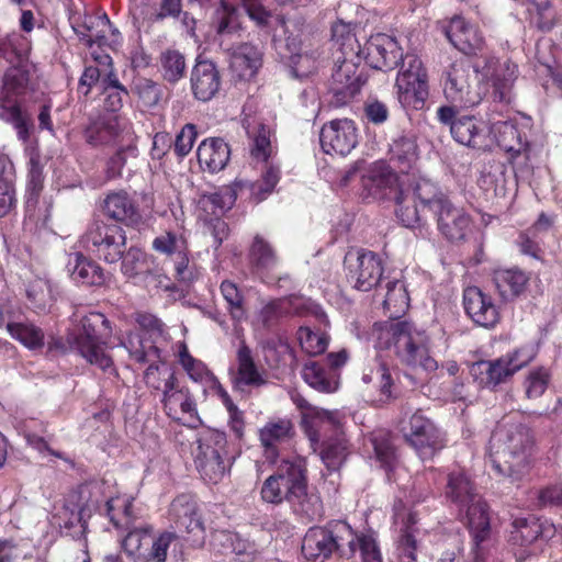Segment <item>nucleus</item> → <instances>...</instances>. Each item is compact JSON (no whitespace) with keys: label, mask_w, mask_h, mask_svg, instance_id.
<instances>
[{"label":"nucleus","mask_w":562,"mask_h":562,"mask_svg":"<svg viewBox=\"0 0 562 562\" xmlns=\"http://www.w3.org/2000/svg\"><path fill=\"white\" fill-rule=\"evenodd\" d=\"M217 33L221 35L233 34L239 30L237 9L222 1L216 11Z\"/></svg>","instance_id":"61"},{"label":"nucleus","mask_w":562,"mask_h":562,"mask_svg":"<svg viewBox=\"0 0 562 562\" xmlns=\"http://www.w3.org/2000/svg\"><path fill=\"white\" fill-rule=\"evenodd\" d=\"M134 140H130L128 143H123V145H117V151L109 159L106 165V176L109 179H115L121 177L122 169L126 164L128 157H136L137 148L134 144Z\"/></svg>","instance_id":"59"},{"label":"nucleus","mask_w":562,"mask_h":562,"mask_svg":"<svg viewBox=\"0 0 562 562\" xmlns=\"http://www.w3.org/2000/svg\"><path fill=\"white\" fill-rule=\"evenodd\" d=\"M494 284L504 301H513L527 289L529 276L518 269H497L493 273Z\"/></svg>","instance_id":"35"},{"label":"nucleus","mask_w":562,"mask_h":562,"mask_svg":"<svg viewBox=\"0 0 562 562\" xmlns=\"http://www.w3.org/2000/svg\"><path fill=\"white\" fill-rule=\"evenodd\" d=\"M395 81L397 97L405 106L419 109L428 97V76L422 59L414 54L403 55Z\"/></svg>","instance_id":"12"},{"label":"nucleus","mask_w":562,"mask_h":562,"mask_svg":"<svg viewBox=\"0 0 562 562\" xmlns=\"http://www.w3.org/2000/svg\"><path fill=\"white\" fill-rule=\"evenodd\" d=\"M177 539V535L171 531L161 532L151 542V548L146 554V562H166L167 552L170 544Z\"/></svg>","instance_id":"64"},{"label":"nucleus","mask_w":562,"mask_h":562,"mask_svg":"<svg viewBox=\"0 0 562 562\" xmlns=\"http://www.w3.org/2000/svg\"><path fill=\"white\" fill-rule=\"evenodd\" d=\"M446 35L449 42L464 55H483L485 50V40L479 27L461 16L451 19L446 29Z\"/></svg>","instance_id":"23"},{"label":"nucleus","mask_w":562,"mask_h":562,"mask_svg":"<svg viewBox=\"0 0 562 562\" xmlns=\"http://www.w3.org/2000/svg\"><path fill=\"white\" fill-rule=\"evenodd\" d=\"M169 519L179 529H184L193 537V542L200 544L204 537V527L198 515L195 499L189 494L177 496L169 507Z\"/></svg>","instance_id":"22"},{"label":"nucleus","mask_w":562,"mask_h":562,"mask_svg":"<svg viewBox=\"0 0 562 562\" xmlns=\"http://www.w3.org/2000/svg\"><path fill=\"white\" fill-rule=\"evenodd\" d=\"M30 50L29 38L20 33L12 32L0 36V58L13 66L27 63Z\"/></svg>","instance_id":"39"},{"label":"nucleus","mask_w":562,"mask_h":562,"mask_svg":"<svg viewBox=\"0 0 562 562\" xmlns=\"http://www.w3.org/2000/svg\"><path fill=\"white\" fill-rule=\"evenodd\" d=\"M284 31L285 47L291 54L292 68L296 76L305 77L317 69L318 40L312 35L302 19L280 21Z\"/></svg>","instance_id":"8"},{"label":"nucleus","mask_w":562,"mask_h":562,"mask_svg":"<svg viewBox=\"0 0 562 562\" xmlns=\"http://www.w3.org/2000/svg\"><path fill=\"white\" fill-rule=\"evenodd\" d=\"M196 155L200 166L215 173L226 167L231 149L222 138H209L199 145Z\"/></svg>","instance_id":"34"},{"label":"nucleus","mask_w":562,"mask_h":562,"mask_svg":"<svg viewBox=\"0 0 562 562\" xmlns=\"http://www.w3.org/2000/svg\"><path fill=\"white\" fill-rule=\"evenodd\" d=\"M220 289L223 299L227 303V310L229 312L232 319L235 322H241L243 319H245V300L237 285L229 280H224L221 283Z\"/></svg>","instance_id":"55"},{"label":"nucleus","mask_w":562,"mask_h":562,"mask_svg":"<svg viewBox=\"0 0 562 562\" xmlns=\"http://www.w3.org/2000/svg\"><path fill=\"white\" fill-rule=\"evenodd\" d=\"M394 200L396 202V215L406 227H414L419 223L422 212L427 210L424 209V205L415 195V190L412 194L402 191L396 195V198H394Z\"/></svg>","instance_id":"47"},{"label":"nucleus","mask_w":562,"mask_h":562,"mask_svg":"<svg viewBox=\"0 0 562 562\" xmlns=\"http://www.w3.org/2000/svg\"><path fill=\"white\" fill-rule=\"evenodd\" d=\"M366 384L374 383L379 387L378 402L386 403L393 398V378L386 363L381 357L375 358L374 366L362 375Z\"/></svg>","instance_id":"42"},{"label":"nucleus","mask_w":562,"mask_h":562,"mask_svg":"<svg viewBox=\"0 0 562 562\" xmlns=\"http://www.w3.org/2000/svg\"><path fill=\"white\" fill-rule=\"evenodd\" d=\"M550 381L549 371L538 368L529 372L525 380V393L528 398L540 397L548 387Z\"/></svg>","instance_id":"62"},{"label":"nucleus","mask_w":562,"mask_h":562,"mask_svg":"<svg viewBox=\"0 0 562 562\" xmlns=\"http://www.w3.org/2000/svg\"><path fill=\"white\" fill-rule=\"evenodd\" d=\"M333 41L342 55L337 58L336 67L331 75L329 92L330 104L340 108L348 104L360 92L366 78L360 65V44L350 27L345 23L333 26Z\"/></svg>","instance_id":"3"},{"label":"nucleus","mask_w":562,"mask_h":562,"mask_svg":"<svg viewBox=\"0 0 562 562\" xmlns=\"http://www.w3.org/2000/svg\"><path fill=\"white\" fill-rule=\"evenodd\" d=\"M417 158V144L413 136L401 135L390 146V160L403 173L413 168Z\"/></svg>","instance_id":"38"},{"label":"nucleus","mask_w":562,"mask_h":562,"mask_svg":"<svg viewBox=\"0 0 562 562\" xmlns=\"http://www.w3.org/2000/svg\"><path fill=\"white\" fill-rule=\"evenodd\" d=\"M161 403L167 416L173 420L186 419L191 426L201 423L193 395L188 387L180 384L178 379L175 382L167 381Z\"/></svg>","instance_id":"17"},{"label":"nucleus","mask_w":562,"mask_h":562,"mask_svg":"<svg viewBox=\"0 0 562 562\" xmlns=\"http://www.w3.org/2000/svg\"><path fill=\"white\" fill-rule=\"evenodd\" d=\"M539 518H517L513 521L510 541L517 546H529L538 540Z\"/></svg>","instance_id":"52"},{"label":"nucleus","mask_w":562,"mask_h":562,"mask_svg":"<svg viewBox=\"0 0 562 562\" xmlns=\"http://www.w3.org/2000/svg\"><path fill=\"white\" fill-rule=\"evenodd\" d=\"M102 209L108 217L128 226H134L140 221L135 202L125 191L109 193L103 201Z\"/></svg>","instance_id":"29"},{"label":"nucleus","mask_w":562,"mask_h":562,"mask_svg":"<svg viewBox=\"0 0 562 562\" xmlns=\"http://www.w3.org/2000/svg\"><path fill=\"white\" fill-rule=\"evenodd\" d=\"M450 133L458 143L464 146L472 148H482L484 146L482 128L471 116L458 117L452 123Z\"/></svg>","instance_id":"43"},{"label":"nucleus","mask_w":562,"mask_h":562,"mask_svg":"<svg viewBox=\"0 0 562 562\" xmlns=\"http://www.w3.org/2000/svg\"><path fill=\"white\" fill-rule=\"evenodd\" d=\"M131 357L137 362L149 363L145 371L147 386L160 391L164 394V386L168 382L177 380L173 371L168 368L160 369L157 362L160 360V349L154 342L138 334H131L125 342Z\"/></svg>","instance_id":"14"},{"label":"nucleus","mask_w":562,"mask_h":562,"mask_svg":"<svg viewBox=\"0 0 562 562\" xmlns=\"http://www.w3.org/2000/svg\"><path fill=\"white\" fill-rule=\"evenodd\" d=\"M83 247L109 263L117 262L126 248L125 231L115 224L93 221L81 238Z\"/></svg>","instance_id":"13"},{"label":"nucleus","mask_w":562,"mask_h":562,"mask_svg":"<svg viewBox=\"0 0 562 562\" xmlns=\"http://www.w3.org/2000/svg\"><path fill=\"white\" fill-rule=\"evenodd\" d=\"M355 543L356 536L351 527L336 520L326 527L310 528L303 538L302 553L314 562H324L334 552L349 559L355 555Z\"/></svg>","instance_id":"7"},{"label":"nucleus","mask_w":562,"mask_h":562,"mask_svg":"<svg viewBox=\"0 0 562 562\" xmlns=\"http://www.w3.org/2000/svg\"><path fill=\"white\" fill-rule=\"evenodd\" d=\"M121 271L127 278H135L149 273L148 258L137 247H131L122 256Z\"/></svg>","instance_id":"56"},{"label":"nucleus","mask_w":562,"mask_h":562,"mask_svg":"<svg viewBox=\"0 0 562 562\" xmlns=\"http://www.w3.org/2000/svg\"><path fill=\"white\" fill-rule=\"evenodd\" d=\"M234 383L239 390L260 387L267 383L265 371L258 369L251 356V350L245 341L240 342L237 350V373Z\"/></svg>","instance_id":"30"},{"label":"nucleus","mask_w":562,"mask_h":562,"mask_svg":"<svg viewBox=\"0 0 562 562\" xmlns=\"http://www.w3.org/2000/svg\"><path fill=\"white\" fill-rule=\"evenodd\" d=\"M463 305L468 316L479 326L494 327L499 321V312L492 296L477 286L464 290Z\"/></svg>","instance_id":"25"},{"label":"nucleus","mask_w":562,"mask_h":562,"mask_svg":"<svg viewBox=\"0 0 562 562\" xmlns=\"http://www.w3.org/2000/svg\"><path fill=\"white\" fill-rule=\"evenodd\" d=\"M112 333L110 322L99 312H90L81 317L79 325L68 334L70 349L77 351L90 364L109 374H115L112 357L102 346L106 345Z\"/></svg>","instance_id":"5"},{"label":"nucleus","mask_w":562,"mask_h":562,"mask_svg":"<svg viewBox=\"0 0 562 562\" xmlns=\"http://www.w3.org/2000/svg\"><path fill=\"white\" fill-rule=\"evenodd\" d=\"M402 431L422 460L431 459L445 447L442 432L420 411L404 423Z\"/></svg>","instance_id":"15"},{"label":"nucleus","mask_w":562,"mask_h":562,"mask_svg":"<svg viewBox=\"0 0 562 562\" xmlns=\"http://www.w3.org/2000/svg\"><path fill=\"white\" fill-rule=\"evenodd\" d=\"M319 142L325 154L348 155L358 144L355 122L348 119L330 121L322 127Z\"/></svg>","instance_id":"19"},{"label":"nucleus","mask_w":562,"mask_h":562,"mask_svg":"<svg viewBox=\"0 0 562 562\" xmlns=\"http://www.w3.org/2000/svg\"><path fill=\"white\" fill-rule=\"evenodd\" d=\"M106 512L113 525L124 530L136 527L135 522L140 517V512L135 507L134 499L127 496L106 501Z\"/></svg>","instance_id":"37"},{"label":"nucleus","mask_w":562,"mask_h":562,"mask_svg":"<svg viewBox=\"0 0 562 562\" xmlns=\"http://www.w3.org/2000/svg\"><path fill=\"white\" fill-rule=\"evenodd\" d=\"M191 90L203 102L211 100L221 88V75L211 60H198L191 71Z\"/></svg>","instance_id":"27"},{"label":"nucleus","mask_w":562,"mask_h":562,"mask_svg":"<svg viewBox=\"0 0 562 562\" xmlns=\"http://www.w3.org/2000/svg\"><path fill=\"white\" fill-rule=\"evenodd\" d=\"M7 330L12 338L20 341L29 349L41 348L44 345V333L31 323L9 322Z\"/></svg>","instance_id":"50"},{"label":"nucleus","mask_w":562,"mask_h":562,"mask_svg":"<svg viewBox=\"0 0 562 562\" xmlns=\"http://www.w3.org/2000/svg\"><path fill=\"white\" fill-rule=\"evenodd\" d=\"M348 277L355 280V288L370 291L376 286L383 273L381 259L372 251L348 252L345 257Z\"/></svg>","instance_id":"18"},{"label":"nucleus","mask_w":562,"mask_h":562,"mask_svg":"<svg viewBox=\"0 0 562 562\" xmlns=\"http://www.w3.org/2000/svg\"><path fill=\"white\" fill-rule=\"evenodd\" d=\"M497 145L505 151L518 155L525 148L521 134L517 126L507 121L493 123L491 127Z\"/></svg>","instance_id":"44"},{"label":"nucleus","mask_w":562,"mask_h":562,"mask_svg":"<svg viewBox=\"0 0 562 562\" xmlns=\"http://www.w3.org/2000/svg\"><path fill=\"white\" fill-rule=\"evenodd\" d=\"M260 494L262 501L269 504L288 502L296 515L308 521L323 515L319 495L308 488L306 462L302 458L282 460L277 472L262 483Z\"/></svg>","instance_id":"1"},{"label":"nucleus","mask_w":562,"mask_h":562,"mask_svg":"<svg viewBox=\"0 0 562 562\" xmlns=\"http://www.w3.org/2000/svg\"><path fill=\"white\" fill-rule=\"evenodd\" d=\"M304 381L322 393H333L338 389V378L335 371L325 369L319 362L311 361L302 370Z\"/></svg>","instance_id":"40"},{"label":"nucleus","mask_w":562,"mask_h":562,"mask_svg":"<svg viewBox=\"0 0 562 562\" xmlns=\"http://www.w3.org/2000/svg\"><path fill=\"white\" fill-rule=\"evenodd\" d=\"M162 77L170 83L179 81L186 75V58L176 49H167L160 56Z\"/></svg>","instance_id":"53"},{"label":"nucleus","mask_w":562,"mask_h":562,"mask_svg":"<svg viewBox=\"0 0 562 562\" xmlns=\"http://www.w3.org/2000/svg\"><path fill=\"white\" fill-rule=\"evenodd\" d=\"M445 495L461 513L481 498L475 485L463 471H453L448 475Z\"/></svg>","instance_id":"32"},{"label":"nucleus","mask_w":562,"mask_h":562,"mask_svg":"<svg viewBox=\"0 0 562 562\" xmlns=\"http://www.w3.org/2000/svg\"><path fill=\"white\" fill-rule=\"evenodd\" d=\"M472 72L464 60L451 63L442 72L446 99L461 108H472L481 102V94L472 83Z\"/></svg>","instance_id":"16"},{"label":"nucleus","mask_w":562,"mask_h":562,"mask_svg":"<svg viewBox=\"0 0 562 562\" xmlns=\"http://www.w3.org/2000/svg\"><path fill=\"white\" fill-rule=\"evenodd\" d=\"M297 407L304 409V418H311V427L308 429V436L311 440L318 441L317 431L314 429V426H321L323 424H328L330 426H336L338 424L337 414L335 412H329L316 406H313L307 403L306 400L300 397L295 400Z\"/></svg>","instance_id":"51"},{"label":"nucleus","mask_w":562,"mask_h":562,"mask_svg":"<svg viewBox=\"0 0 562 562\" xmlns=\"http://www.w3.org/2000/svg\"><path fill=\"white\" fill-rule=\"evenodd\" d=\"M195 465L202 479L210 483L221 481L227 470L226 436L224 432L207 429L198 439Z\"/></svg>","instance_id":"11"},{"label":"nucleus","mask_w":562,"mask_h":562,"mask_svg":"<svg viewBox=\"0 0 562 562\" xmlns=\"http://www.w3.org/2000/svg\"><path fill=\"white\" fill-rule=\"evenodd\" d=\"M533 435L524 424L503 419L490 439V459L493 469L513 482L525 476L532 464Z\"/></svg>","instance_id":"2"},{"label":"nucleus","mask_w":562,"mask_h":562,"mask_svg":"<svg viewBox=\"0 0 562 562\" xmlns=\"http://www.w3.org/2000/svg\"><path fill=\"white\" fill-rule=\"evenodd\" d=\"M30 83L29 63L12 65L3 76L0 92L20 98L25 94Z\"/></svg>","instance_id":"48"},{"label":"nucleus","mask_w":562,"mask_h":562,"mask_svg":"<svg viewBox=\"0 0 562 562\" xmlns=\"http://www.w3.org/2000/svg\"><path fill=\"white\" fill-rule=\"evenodd\" d=\"M293 432L289 419H278L267 423L260 429V441L265 448V457L269 462H276L279 457L278 446L289 440Z\"/></svg>","instance_id":"33"},{"label":"nucleus","mask_w":562,"mask_h":562,"mask_svg":"<svg viewBox=\"0 0 562 562\" xmlns=\"http://www.w3.org/2000/svg\"><path fill=\"white\" fill-rule=\"evenodd\" d=\"M249 260L257 271H271L279 262L274 248L260 235H256L249 249Z\"/></svg>","instance_id":"45"},{"label":"nucleus","mask_w":562,"mask_h":562,"mask_svg":"<svg viewBox=\"0 0 562 562\" xmlns=\"http://www.w3.org/2000/svg\"><path fill=\"white\" fill-rule=\"evenodd\" d=\"M376 346L381 349L393 348L398 360L408 367L435 371L437 361L429 356L428 336L408 321L375 324Z\"/></svg>","instance_id":"4"},{"label":"nucleus","mask_w":562,"mask_h":562,"mask_svg":"<svg viewBox=\"0 0 562 562\" xmlns=\"http://www.w3.org/2000/svg\"><path fill=\"white\" fill-rule=\"evenodd\" d=\"M289 311L285 299H277L262 306L259 318L266 328L274 326Z\"/></svg>","instance_id":"63"},{"label":"nucleus","mask_w":562,"mask_h":562,"mask_svg":"<svg viewBox=\"0 0 562 562\" xmlns=\"http://www.w3.org/2000/svg\"><path fill=\"white\" fill-rule=\"evenodd\" d=\"M0 120L11 124L19 139L26 142L30 136V119L22 111L19 98L0 92Z\"/></svg>","instance_id":"36"},{"label":"nucleus","mask_w":562,"mask_h":562,"mask_svg":"<svg viewBox=\"0 0 562 562\" xmlns=\"http://www.w3.org/2000/svg\"><path fill=\"white\" fill-rule=\"evenodd\" d=\"M371 443L375 458L381 463V467H391L395 458V452L390 440V435L385 431L374 432L371 437Z\"/></svg>","instance_id":"60"},{"label":"nucleus","mask_w":562,"mask_h":562,"mask_svg":"<svg viewBox=\"0 0 562 562\" xmlns=\"http://www.w3.org/2000/svg\"><path fill=\"white\" fill-rule=\"evenodd\" d=\"M463 512H465L467 522L473 537L474 561L484 562L486 552L484 543L490 537L487 505L482 498H479L477 502H473L465 507Z\"/></svg>","instance_id":"26"},{"label":"nucleus","mask_w":562,"mask_h":562,"mask_svg":"<svg viewBox=\"0 0 562 562\" xmlns=\"http://www.w3.org/2000/svg\"><path fill=\"white\" fill-rule=\"evenodd\" d=\"M361 54L370 67L383 71L396 68L403 57L398 43L386 34L372 35L363 49L360 48Z\"/></svg>","instance_id":"20"},{"label":"nucleus","mask_w":562,"mask_h":562,"mask_svg":"<svg viewBox=\"0 0 562 562\" xmlns=\"http://www.w3.org/2000/svg\"><path fill=\"white\" fill-rule=\"evenodd\" d=\"M362 186L369 196L379 200L394 199L403 191L397 175L383 161L372 165L368 173L362 177Z\"/></svg>","instance_id":"24"},{"label":"nucleus","mask_w":562,"mask_h":562,"mask_svg":"<svg viewBox=\"0 0 562 562\" xmlns=\"http://www.w3.org/2000/svg\"><path fill=\"white\" fill-rule=\"evenodd\" d=\"M66 269L71 280L80 285L102 286L110 278L95 261L81 252L69 255Z\"/></svg>","instance_id":"28"},{"label":"nucleus","mask_w":562,"mask_h":562,"mask_svg":"<svg viewBox=\"0 0 562 562\" xmlns=\"http://www.w3.org/2000/svg\"><path fill=\"white\" fill-rule=\"evenodd\" d=\"M261 66V52L254 45L244 43L232 49L229 67L240 80L252 78Z\"/></svg>","instance_id":"31"},{"label":"nucleus","mask_w":562,"mask_h":562,"mask_svg":"<svg viewBox=\"0 0 562 562\" xmlns=\"http://www.w3.org/2000/svg\"><path fill=\"white\" fill-rule=\"evenodd\" d=\"M98 484H83L70 491L63 501L55 504L52 524L65 529L80 525L99 505Z\"/></svg>","instance_id":"10"},{"label":"nucleus","mask_w":562,"mask_h":562,"mask_svg":"<svg viewBox=\"0 0 562 562\" xmlns=\"http://www.w3.org/2000/svg\"><path fill=\"white\" fill-rule=\"evenodd\" d=\"M297 340L301 348L310 356L323 353L328 346V337L325 333L314 331L308 326H301L297 330Z\"/></svg>","instance_id":"57"},{"label":"nucleus","mask_w":562,"mask_h":562,"mask_svg":"<svg viewBox=\"0 0 562 562\" xmlns=\"http://www.w3.org/2000/svg\"><path fill=\"white\" fill-rule=\"evenodd\" d=\"M85 136L87 142L93 146H117L135 139L131 125L120 116L103 117L93 122L87 127Z\"/></svg>","instance_id":"21"},{"label":"nucleus","mask_w":562,"mask_h":562,"mask_svg":"<svg viewBox=\"0 0 562 562\" xmlns=\"http://www.w3.org/2000/svg\"><path fill=\"white\" fill-rule=\"evenodd\" d=\"M93 59L97 63V66L89 65L86 66L79 82H78V92L87 97L92 87L99 85L102 88V80L104 78V74L109 71V69H113L112 58L108 54L94 55Z\"/></svg>","instance_id":"41"},{"label":"nucleus","mask_w":562,"mask_h":562,"mask_svg":"<svg viewBox=\"0 0 562 562\" xmlns=\"http://www.w3.org/2000/svg\"><path fill=\"white\" fill-rule=\"evenodd\" d=\"M122 540L124 551L136 560H146L148 549L144 544L149 543L151 527L150 526H136L130 529Z\"/></svg>","instance_id":"49"},{"label":"nucleus","mask_w":562,"mask_h":562,"mask_svg":"<svg viewBox=\"0 0 562 562\" xmlns=\"http://www.w3.org/2000/svg\"><path fill=\"white\" fill-rule=\"evenodd\" d=\"M515 67L510 65H504L503 74H495L493 78V97L494 100L509 103L512 87L515 81Z\"/></svg>","instance_id":"58"},{"label":"nucleus","mask_w":562,"mask_h":562,"mask_svg":"<svg viewBox=\"0 0 562 562\" xmlns=\"http://www.w3.org/2000/svg\"><path fill=\"white\" fill-rule=\"evenodd\" d=\"M415 195L424 209H429L437 218L438 229L451 241L463 240L470 232L471 221L468 214L456 207L429 180H420L415 186Z\"/></svg>","instance_id":"6"},{"label":"nucleus","mask_w":562,"mask_h":562,"mask_svg":"<svg viewBox=\"0 0 562 562\" xmlns=\"http://www.w3.org/2000/svg\"><path fill=\"white\" fill-rule=\"evenodd\" d=\"M348 456L347 440L344 436H338L325 442L321 457L325 465L330 471L338 470Z\"/></svg>","instance_id":"54"},{"label":"nucleus","mask_w":562,"mask_h":562,"mask_svg":"<svg viewBox=\"0 0 562 562\" xmlns=\"http://www.w3.org/2000/svg\"><path fill=\"white\" fill-rule=\"evenodd\" d=\"M101 93L104 95V108L110 112L121 110L124 99L128 95L126 88L120 82L114 69H109L104 74Z\"/></svg>","instance_id":"46"},{"label":"nucleus","mask_w":562,"mask_h":562,"mask_svg":"<svg viewBox=\"0 0 562 562\" xmlns=\"http://www.w3.org/2000/svg\"><path fill=\"white\" fill-rule=\"evenodd\" d=\"M536 356L532 346H522L494 360L473 364L472 375L483 387L494 389L506 383L517 371L526 367Z\"/></svg>","instance_id":"9"}]
</instances>
